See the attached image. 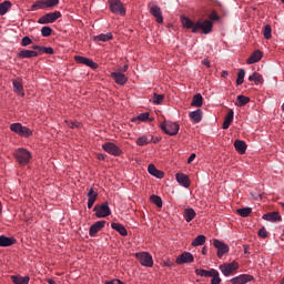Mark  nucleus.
Returning a JSON list of instances; mask_svg holds the SVG:
<instances>
[{
  "label": "nucleus",
  "mask_w": 284,
  "mask_h": 284,
  "mask_svg": "<svg viewBox=\"0 0 284 284\" xmlns=\"http://www.w3.org/2000/svg\"><path fill=\"white\" fill-rule=\"evenodd\" d=\"M181 23L186 30H192L193 34H196L199 30H202L203 34H210L214 29V23L210 20H199L196 23L189 17L181 16Z\"/></svg>",
  "instance_id": "f257e3e1"
},
{
  "label": "nucleus",
  "mask_w": 284,
  "mask_h": 284,
  "mask_svg": "<svg viewBox=\"0 0 284 284\" xmlns=\"http://www.w3.org/2000/svg\"><path fill=\"white\" fill-rule=\"evenodd\" d=\"M13 156L19 165H28L32 159V153L24 148L17 149Z\"/></svg>",
  "instance_id": "f03ea898"
},
{
  "label": "nucleus",
  "mask_w": 284,
  "mask_h": 284,
  "mask_svg": "<svg viewBox=\"0 0 284 284\" xmlns=\"http://www.w3.org/2000/svg\"><path fill=\"white\" fill-rule=\"evenodd\" d=\"M160 128L162 132H164V134H169V136H176V134H179V130H181V125L172 121H164Z\"/></svg>",
  "instance_id": "7ed1b4c3"
},
{
  "label": "nucleus",
  "mask_w": 284,
  "mask_h": 284,
  "mask_svg": "<svg viewBox=\"0 0 284 284\" xmlns=\"http://www.w3.org/2000/svg\"><path fill=\"white\" fill-rule=\"evenodd\" d=\"M93 212H95V216L97 219H105L108 216H110V214H112V211L110 210V203H108V201H105L102 204H97L93 207Z\"/></svg>",
  "instance_id": "20e7f679"
},
{
  "label": "nucleus",
  "mask_w": 284,
  "mask_h": 284,
  "mask_svg": "<svg viewBox=\"0 0 284 284\" xmlns=\"http://www.w3.org/2000/svg\"><path fill=\"white\" fill-rule=\"evenodd\" d=\"M135 258L139 261L140 265H142L143 267L154 266V260L152 258V255L149 252L135 253Z\"/></svg>",
  "instance_id": "39448f33"
},
{
  "label": "nucleus",
  "mask_w": 284,
  "mask_h": 284,
  "mask_svg": "<svg viewBox=\"0 0 284 284\" xmlns=\"http://www.w3.org/2000/svg\"><path fill=\"white\" fill-rule=\"evenodd\" d=\"M239 262L233 261L231 263H224L219 266V270L222 272L224 276H232L234 272L239 270Z\"/></svg>",
  "instance_id": "423d86ee"
},
{
  "label": "nucleus",
  "mask_w": 284,
  "mask_h": 284,
  "mask_svg": "<svg viewBox=\"0 0 284 284\" xmlns=\"http://www.w3.org/2000/svg\"><path fill=\"white\" fill-rule=\"evenodd\" d=\"M58 19H61V11L45 13L38 19V23H40L41 26H45L48 23H54V21H57Z\"/></svg>",
  "instance_id": "0eeeda50"
},
{
  "label": "nucleus",
  "mask_w": 284,
  "mask_h": 284,
  "mask_svg": "<svg viewBox=\"0 0 284 284\" xmlns=\"http://www.w3.org/2000/svg\"><path fill=\"white\" fill-rule=\"evenodd\" d=\"M109 8L113 14L125 17V7L121 0H109Z\"/></svg>",
  "instance_id": "6e6552de"
},
{
  "label": "nucleus",
  "mask_w": 284,
  "mask_h": 284,
  "mask_svg": "<svg viewBox=\"0 0 284 284\" xmlns=\"http://www.w3.org/2000/svg\"><path fill=\"white\" fill-rule=\"evenodd\" d=\"M213 247L217 250V258H223L227 252H230V245L225 244V242L214 239L213 240Z\"/></svg>",
  "instance_id": "1a4fd4ad"
},
{
  "label": "nucleus",
  "mask_w": 284,
  "mask_h": 284,
  "mask_svg": "<svg viewBox=\"0 0 284 284\" xmlns=\"http://www.w3.org/2000/svg\"><path fill=\"white\" fill-rule=\"evenodd\" d=\"M102 150H104V152H108V154H111L112 156H121V154H123L121 148L114 144V142H105L102 145Z\"/></svg>",
  "instance_id": "9d476101"
},
{
  "label": "nucleus",
  "mask_w": 284,
  "mask_h": 284,
  "mask_svg": "<svg viewBox=\"0 0 284 284\" xmlns=\"http://www.w3.org/2000/svg\"><path fill=\"white\" fill-rule=\"evenodd\" d=\"M75 63H80L81 65H87L88 68H91V70H99V63L93 62L92 59L85 58L82 55H74Z\"/></svg>",
  "instance_id": "9b49d317"
},
{
  "label": "nucleus",
  "mask_w": 284,
  "mask_h": 284,
  "mask_svg": "<svg viewBox=\"0 0 284 284\" xmlns=\"http://www.w3.org/2000/svg\"><path fill=\"white\" fill-rule=\"evenodd\" d=\"M252 281H254V275L251 274H241L239 276L231 278L232 284H246L252 283Z\"/></svg>",
  "instance_id": "f8f14e48"
},
{
  "label": "nucleus",
  "mask_w": 284,
  "mask_h": 284,
  "mask_svg": "<svg viewBox=\"0 0 284 284\" xmlns=\"http://www.w3.org/2000/svg\"><path fill=\"white\" fill-rule=\"evenodd\" d=\"M176 265H183L185 263H194V255L190 252H184L175 260Z\"/></svg>",
  "instance_id": "ddd939ff"
},
{
  "label": "nucleus",
  "mask_w": 284,
  "mask_h": 284,
  "mask_svg": "<svg viewBox=\"0 0 284 284\" xmlns=\"http://www.w3.org/2000/svg\"><path fill=\"white\" fill-rule=\"evenodd\" d=\"M262 219L264 221H270L271 223H277L280 221H283V217L281 216V213L277 211L265 213Z\"/></svg>",
  "instance_id": "4468645a"
},
{
  "label": "nucleus",
  "mask_w": 284,
  "mask_h": 284,
  "mask_svg": "<svg viewBox=\"0 0 284 284\" xmlns=\"http://www.w3.org/2000/svg\"><path fill=\"white\" fill-rule=\"evenodd\" d=\"M150 14L154 17L156 23H163V13L161 12V7L154 4L150 8Z\"/></svg>",
  "instance_id": "2eb2a0df"
},
{
  "label": "nucleus",
  "mask_w": 284,
  "mask_h": 284,
  "mask_svg": "<svg viewBox=\"0 0 284 284\" xmlns=\"http://www.w3.org/2000/svg\"><path fill=\"white\" fill-rule=\"evenodd\" d=\"M12 83L16 94H19L20 97H26V92L23 91V79L17 78L12 81Z\"/></svg>",
  "instance_id": "dca6fc26"
},
{
  "label": "nucleus",
  "mask_w": 284,
  "mask_h": 284,
  "mask_svg": "<svg viewBox=\"0 0 284 284\" xmlns=\"http://www.w3.org/2000/svg\"><path fill=\"white\" fill-rule=\"evenodd\" d=\"M103 227H105V221H103V220L93 223L89 230L90 236H94V234L101 232V230H103Z\"/></svg>",
  "instance_id": "f3484780"
},
{
  "label": "nucleus",
  "mask_w": 284,
  "mask_h": 284,
  "mask_svg": "<svg viewBox=\"0 0 284 284\" xmlns=\"http://www.w3.org/2000/svg\"><path fill=\"white\" fill-rule=\"evenodd\" d=\"M263 59V53L261 50H255L246 60V63L248 65H252L254 63H258Z\"/></svg>",
  "instance_id": "a211bd4d"
},
{
  "label": "nucleus",
  "mask_w": 284,
  "mask_h": 284,
  "mask_svg": "<svg viewBox=\"0 0 284 284\" xmlns=\"http://www.w3.org/2000/svg\"><path fill=\"white\" fill-rule=\"evenodd\" d=\"M112 79H114L115 83L118 85H125L128 83V77H125V73L121 72H113L111 73Z\"/></svg>",
  "instance_id": "6ab92c4d"
},
{
  "label": "nucleus",
  "mask_w": 284,
  "mask_h": 284,
  "mask_svg": "<svg viewBox=\"0 0 284 284\" xmlns=\"http://www.w3.org/2000/svg\"><path fill=\"white\" fill-rule=\"evenodd\" d=\"M148 172L151 176H155V179H163L165 176V172L156 169L154 164H149Z\"/></svg>",
  "instance_id": "aec40b11"
},
{
  "label": "nucleus",
  "mask_w": 284,
  "mask_h": 284,
  "mask_svg": "<svg viewBox=\"0 0 284 284\" xmlns=\"http://www.w3.org/2000/svg\"><path fill=\"white\" fill-rule=\"evenodd\" d=\"M175 179L180 185H183V187H190V176H187L185 173H176Z\"/></svg>",
  "instance_id": "412c9836"
},
{
  "label": "nucleus",
  "mask_w": 284,
  "mask_h": 284,
  "mask_svg": "<svg viewBox=\"0 0 284 284\" xmlns=\"http://www.w3.org/2000/svg\"><path fill=\"white\" fill-rule=\"evenodd\" d=\"M18 59H33V57H39V52L34 50H21L17 54Z\"/></svg>",
  "instance_id": "4be33fe9"
},
{
  "label": "nucleus",
  "mask_w": 284,
  "mask_h": 284,
  "mask_svg": "<svg viewBox=\"0 0 284 284\" xmlns=\"http://www.w3.org/2000/svg\"><path fill=\"white\" fill-rule=\"evenodd\" d=\"M195 274L196 276H202L204 278H212V276L216 274V270L211 268L210 271H207L204 268H196Z\"/></svg>",
  "instance_id": "5701e85b"
},
{
  "label": "nucleus",
  "mask_w": 284,
  "mask_h": 284,
  "mask_svg": "<svg viewBox=\"0 0 284 284\" xmlns=\"http://www.w3.org/2000/svg\"><path fill=\"white\" fill-rule=\"evenodd\" d=\"M233 121H234V110L230 109L227 114L224 118V122L222 125L223 130H229Z\"/></svg>",
  "instance_id": "b1692460"
},
{
  "label": "nucleus",
  "mask_w": 284,
  "mask_h": 284,
  "mask_svg": "<svg viewBox=\"0 0 284 284\" xmlns=\"http://www.w3.org/2000/svg\"><path fill=\"white\" fill-rule=\"evenodd\" d=\"M17 243V239L8 237L6 235H0V247H10Z\"/></svg>",
  "instance_id": "393cba45"
},
{
  "label": "nucleus",
  "mask_w": 284,
  "mask_h": 284,
  "mask_svg": "<svg viewBox=\"0 0 284 284\" xmlns=\"http://www.w3.org/2000/svg\"><path fill=\"white\" fill-rule=\"evenodd\" d=\"M234 148L239 154H245L247 152V144L243 140H235Z\"/></svg>",
  "instance_id": "a878e982"
},
{
  "label": "nucleus",
  "mask_w": 284,
  "mask_h": 284,
  "mask_svg": "<svg viewBox=\"0 0 284 284\" xmlns=\"http://www.w3.org/2000/svg\"><path fill=\"white\" fill-rule=\"evenodd\" d=\"M190 119H192V121L194 123H201V121L203 120V110L201 109H197L195 111H192L190 114H189Z\"/></svg>",
  "instance_id": "bb28decb"
},
{
  "label": "nucleus",
  "mask_w": 284,
  "mask_h": 284,
  "mask_svg": "<svg viewBox=\"0 0 284 284\" xmlns=\"http://www.w3.org/2000/svg\"><path fill=\"white\" fill-rule=\"evenodd\" d=\"M112 230H115V232H119L121 236H128V229L121 223H111Z\"/></svg>",
  "instance_id": "cd10ccee"
},
{
  "label": "nucleus",
  "mask_w": 284,
  "mask_h": 284,
  "mask_svg": "<svg viewBox=\"0 0 284 284\" xmlns=\"http://www.w3.org/2000/svg\"><path fill=\"white\" fill-rule=\"evenodd\" d=\"M11 281L14 284H30V276L12 275Z\"/></svg>",
  "instance_id": "c85d7f7f"
},
{
  "label": "nucleus",
  "mask_w": 284,
  "mask_h": 284,
  "mask_svg": "<svg viewBox=\"0 0 284 284\" xmlns=\"http://www.w3.org/2000/svg\"><path fill=\"white\" fill-rule=\"evenodd\" d=\"M184 219L186 223H191V221H194V219H196V211H194V209H185Z\"/></svg>",
  "instance_id": "c756f323"
},
{
  "label": "nucleus",
  "mask_w": 284,
  "mask_h": 284,
  "mask_svg": "<svg viewBox=\"0 0 284 284\" xmlns=\"http://www.w3.org/2000/svg\"><path fill=\"white\" fill-rule=\"evenodd\" d=\"M32 50H38V52H43L44 54H54V49L52 47H42V45H33Z\"/></svg>",
  "instance_id": "7c9ffc66"
},
{
  "label": "nucleus",
  "mask_w": 284,
  "mask_h": 284,
  "mask_svg": "<svg viewBox=\"0 0 284 284\" xmlns=\"http://www.w3.org/2000/svg\"><path fill=\"white\" fill-rule=\"evenodd\" d=\"M191 105L193 108H202L203 106V95L201 93H197L193 97V100L191 102Z\"/></svg>",
  "instance_id": "2f4dec72"
},
{
  "label": "nucleus",
  "mask_w": 284,
  "mask_h": 284,
  "mask_svg": "<svg viewBox=\"0 0 284 284\" xmlns=\"http://www.w3.org/2000/svg\"><path fill=\"white\" fill-rule=\"evenodd\" d=\"M112 32L109 33H101L99 36L93 37V41H112Z\"/></svg>",
  "instance_id": "473e14b6"
},
{
  "label": "nucleus",
  "mask_w": 284,
  "mask_h": 284,
  "mask_svg": "<svg viewBox=\"0 0 284 284\" xmlns=\"http://www.w3.org/2000/svg\"><path fill=\"white\" fill-rule=\"evenodd\" d=\"M248 81H254L255 85L263 83V75L258 72H254L252 75L248 77Z\"/></svg>",
  "instance_id": "72a5a7b5"
},
{
  "label": "nucleus",
  "mask_w": 284,
  "mask_h": 284,
  "mask_svg": "<svg viewBox=\"0 0 284 284\" xmlns=\"http://www.w3.org/2000/svg\"><path fill=\"white\" fill-rule=\"evenodd\" d=\"M205 235H197L191 243L193 247H199V245H205Z\"/></svg>",
  "instance_id": "f704fd0d"
},
{
  "label": "nucleus",
  "mask_w": 284,
  "mask_h": 284,
  "mask_svg": "<svg viewBox=\"0 0 284 284\" xmlns=\"http://www.w3.org/2000/svg\"><path fill=\"white\" fill-rule=\"evenodd\" d=\"M10 8H12V2H10V0H6L4 2H1L0 3L1 17H3V14H6V12H8V10H10Z\"/></svg>",
  "instance_id": "c9c22d12"
},
{
  "label": "nucleus",
  "mask_w": 284,
  "mask_h": 284,
  "mask_svg": "<svg viewBox=\"0 0 284 284\" xmlns=\"http://www.w3.org/2000/svg\"><path fill=\"white\" fill-rule=\"evenodd\" d=\"M237 214L243 219H247L252 214V207H242L236 210Z\"/></svg>",
  "instance_id": "e433bc0d"
},
{
  "label": "nucleus",
  "mask_w": 284,
  "mask_h": 284,
  "mask_svg": "<svg viewBox=\"0 0 284 284\" xmlns=\"http://www.w3.org/2000/svg\"><path fill=\"white\" fill-rule=\"evenodd\" d=\"M34 10H45V2L44 0H38L31 6V11L34 12Z\"/></svg>",
  "instance_id": "4c0bfd02"
},
{
  "label": "nucleus",
  "mask_w": 284,
  "mask_h": 284,
  "mask_svg": "<svg viewBox=\"0 0 284 284\" xmlns=\"http://www.w3.org/2000/svg\"><path fill=\"white\" fill-rule=\"evenodd\" d=\"M150 201L151 203L156 205V207H163V200L161 199V196L153 194L150 196Z\"/></svg>",
  "instance_id": "58836bf2"
},
{
  "label": "nucleus",
  "mask_w": 284,
  "mask_h": 284,
  "mask_svg": "<svg viewBox=\"0 0 284 284\" xmlns=\"http://www.w3.org/2000/svg\"><path fill=\"white\" fill-rule=\"evenodd\" d=\"M136 120L142 121V122L149 121V123H152V121H154V118H150V113L144 112V113H141L140 115H138Z\"/></svg>",
  "instance_id": "ea45409f"
},
{
  "label": "nucleus",
  "mask_w": 284,
  "mask_h": 284,
  "mask_svg": "<svg viewBox=\"0 0 284 284\" xmlns=\"http://www.w3.org/2000/svg\"><path fill=\"white\" fill-rule=\"evenodd\" d=\"M250 103V97L237 95V106L243 108V105H247Z\"/></svg>",
  "instance_id": "a19ab883"
},
{
  "label": "nucleus",
  "mask_w": 284,
  "mask_h": 284,
  "mask_svg": "<svg viewBox=\"0 0 284 284\" xmlns=\"http://www.w3.org/2000/svg\"><path fill=\"white\" fill-rule=\"evenodd\" d=\"M19 136H24L26 139L32 136V130H30V128L28 126H22V129H20V133H18Z\"/></svg>",
  "instance_id": "79ce46f5"
},
{
  "label": "nucleus",
  "mask_w": 284,
  "mask_h": 284,
  "mask_svg": "<svg viewBox=\"0 0 284 284\" xmlns=\"http://www.w3.org/2000/svg\"><path fill=\"white\" fill-rule=\"evenodd\" d=\"M89 201H95L97 202V199H99V193L95 192L94 187H91L87 194Z\"/></svg>",
  "instance_id": "37998d69"
},
{
  "label": "nucleus",
  "mask_w": 284,
  "mask_h": 284,
  "mask_svg": "<svg viewBox=\"0 0 284 284\" xmlns=\"http://www.w3.org/2000/svg\"><path fill=\"white\" fill-rule=\"evenodd\" d=\"M245 79V69H241L237 73L236 85H243Z\"/></svg>",
  "instance_id": "c03bdc74"
},
{
  "label": "nucleus",
  "mask_w": 284,
  "mask_h": 284,
  "mask_svg": "<svg viewBox=\"0 0 284 284\" xmlns=\"http://www.w3.org/2000/svg\"><path fill=\"white\" fill-rule=\"evenodd\" d=\"M164 100H165V95L156 94V93L153 94V103L155 105H161V103H163Z\"/></svg>",
  "instance_id": "a18cd8bd"
},
{
  "label": "nucleus",
  "mask_w": 284,
  "mask_h": 284,
  "mask_svg": "<svg viewBox=\"0 0 284 284\" xmlns=\"http://www.w3.org/2000/svg\"><path fill=\"white\" fill-rule=\"evenodd\" d=\"M148 143H152V140H149L148 136H145V135L140 136L136 140V145H140V146L148 145Z\"/></svg>",
  "instance_id": "49530a36"
},
{
  "label": "nucleus",
  "mask_w": 284,
  "mask_h": 284,
  "mask_svg": "<svg viewBox=\"0 0 284 284\" xmlns=\"http://www.w3.org/2000/svg\"><path fill=\"white\" fill-rule=\"evenodd\" d=\"M23 125L21 123H12L10 125L11 132H14V134H18V135L20 134Z\"/></svg>",
  "instance_id": "de8ad7c7"
},
{
  "label": "nucleus",
  "mask_w": 284,
  "mask_h": 284,
  "mask_svg": "<svg viewBox=\"0 0 284 284\" xmlns=\"http://www.w3.org/2000/svg\"><path fill=\"white\" fill-rule=\"evenodd\" d=\"M264 39H272V26L266 24L264 27Z\"/></svg>",
  "instance_id": "09e8293b"
},
{
  "label": "nucleus",
  "mask_w": 284,
  "mask_h": 284,
  "mask_svg": "<svg viewBox=\"0 0 284 284\" xmlns=\"http://www.w3.org/2000/svg\"><path fill=\"white\" fill-rule=\"evenodd\" d=\"M41 34H42V37H52V28L42 27Z\"/></svg>",
  "instance_id": "8fccbe9b"
},
{
  "label": "nucleus",
  "mask_w": 284,
  "mask_h": 284,
  "mask_svg": "<svg viewBox=\"0 0 284 284\" xmlns=\"http://www.w3.org/2000/svg\"><path fill=\"white\" fill-rule=\"evenodd\" d=\"M209 21H221V16L219 13H216V11H212L210 14H209Z\"/></svg>",
  "instance_id": "3c124183"
},
{
  "label": "nucleus",
  "mask_w": 284,
  "mask_h": 284,
  "mask_svg": "<svg viewBox=\"0 0 284 284\" xmlns=\"http://www.w3.org/2000/svg\"><path fill=\"white\" fill-rule=\"evenodd\" d=\"M59 6V0H44V8H54Z\"/></svg>",
  "instance_id": "603ef678"
},
{
  "label": "nucleus",
  "mask_w": 284,
  "mask_h": 284,
  "mask_svg": "<svg viewBox=\"0 0 284 284\" xmlns=\"http://www.w3.org/2000/svg\"><path fill=\"white\" fill-rule=\"evenodd\" d=\"M257 235H258L261 239H267V236H270V233L267 232V230H265V226H262V227L258 230Z\"/></svg>",
  "instance_id": "864d4df0"
},
{
  "label": "nucleus",
  "mask_w": 284,
  "mask_h": 284,
  "mask_svg": "<svg viewBox=\"0 0 284 284\" xmlns=\"http://www.w3.org/2000/svg\"><path fill=\"white\" fill-rule=\"evenodd\" d=\"M211 284H221V276L219 275V271L215 272V274L211 277Z\"/></svg>",
  "instance_id": "5fc2aeb1"
},
{
  "label": "nucleus",
  "mask_w": 284,
  "mask_h": 284,
  "mask_svg": "<svg viewBox=\"0 0 284 284\" xmlns=\"http://www.w3.org/2000/svg\"><path fill=\"white\" fill-rule=\"evenodd\" d=\"M32 44V39L30 37H23L21 40L22 48H26L28 45Z\"/></svg>",
  "instance_id": "6e6d98bb"
},
{
  "label": "nucleus",
  "mask_w": 284,
  "mask_h": 284,
  "mask_svg": "<svg viewBox=\"0 0 284 284\" xmlns=\"http://www.w3.org/2000/svg\"><path fill=\"white\" fill-rule=\"evenodd\" d=\"M64 123L68 125V128H71V130H74V128H81L80 122H68V120H65Z\"/></svg>",
  "instance_id": "4d7b16f0"
},
{
  "label": "nucleus",
  "mask_w": 284,
  "mask_h": 284,
  "mask_svg": "<svg viewBox=\"0 0 284 284\" xmlns=\"http://www.w3.org/2000/svg\"><path fill=\"white\" fill-rule=\"evenodd\" d=\"M164 267H174V262L166 260L163 262Z\"/></svg>",
  "instance_id": "13d9d810"
},
{
  "label": "nucleus",
  "mask_w": 284,
  "mask_h": 284,
  "mask_svg": "<svg viewBox=\"0 0 284 284\" xmlns=\"http://www.w3.org/2000/svg\"><path fill=\"white\" fill-rule=\"evenodd\" d=\"M194 159H196V153H192L189 159H187V163H192V161H194Z\"/></svg>",
  "instance_id": "bf43d9fd"
},
{
  "label": "nucleus",
  "mask_w": 284,
  "mask_h": 284,
  "mask_svg": "<svg viewBox=\"0 0 284 284\" xmlns=\"http://www.w3.org/2000/svg\"><path fill=\"white\" fill-rule=\"evenodd\" d=\"M94 203H95V201H93V200H88V209H89V210H92Z\"/></svg>",
  "instance_id": "052dcab7"
},
{
  "label": "nucleus",
  "mask_w": 284,
  "mask_h": 284,
  "mask_svg": "<svg viewBox=\"0 0 284 284\" xmlns=\"http://www.w3.org/2000/svg\"><path fill=\"white\" fill-rule=\"evenodd\" d=\"M229 77H230V73L226 70L222 71V74H221L222 79H227Z\"/></svg>",
  "instance_id": "680f3d73"
},
{
  "label": "nucleus",
  "mask_w": 284,
  "mask_h": 284,
  "mask_svg": "<svg viewBox=\"0 0 284 284\" xmlns=\"http://www.w3.org/2000/svg\"><path fill=\"white\" fill-rule=\"evenodd\" d=\"M98 160H99V161H105V155L102 154V153H99V154H98Z\"/></svg>",
  "instance_id": "e2e57ef3"
},
{
  "label": "nucleus",
  "mask_w": 284,
  "mask_h": 284,
  "mask_svg": "<svg viewBox=\"0 0 284 284\" xmlns=\"http://www.w3.org/2000/svg\"><path fill=\"white\" fill-rule=\"evenodd\" d=\"M119 280L106 281L104 284H118Z\"/></svg>",
  "instance_id": "0e129e2a"
},
{
  "label": "nucleus",
  "mask_w": 284,
  "mask_h": 284,
  "mask_svg": "<svg viewBox=\"0 0 284 284\" xmlns=\"http://www.w3.org/2000/svg\"><path fill=\"white\" fill-rule=\"evenodd\" d=\"M203 64L207 68H211V64H210V60L209 59H204L203 60Z\"/></svg>",
  "instance_id": "69168bd1"
},
{
  "label": "nucleus",
  "mask_w": 284,
  "mask_h": 284,
  "mask_svg": "<svg viewBox=\"0 0 284 284\" xmlns=\"http://www.w3.org/2000/svg\"><path fill=\"white\" fill-rule=\"evenodd\" d=\"M202 254H203V256H205L207 254V246H203Z\"/></svg>",
  "instance_id": "338daca9"
},
{
  "label": "nucleus",
  "mask_w": 284,
  "mask_h": 284,
  "mask_svg": "<svg viewBox=\"0 0 284 284\" xmlns=\"http://www.w3.org/2000/svg\"><path fill=\"white\" fill-rule=\"evenodd\" d=\"M47 283H49V284H55L57 282H54V280H52V278H47Z\"/></svg>",
  "instance_id": "774afa93"
}]
</instances>
